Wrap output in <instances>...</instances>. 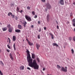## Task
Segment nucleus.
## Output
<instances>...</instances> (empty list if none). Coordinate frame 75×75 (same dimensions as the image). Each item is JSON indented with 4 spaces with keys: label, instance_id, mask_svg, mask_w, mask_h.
Wrapping results in <instances>:
<instances>
[{
    "label": "nucleus",
    "instance_id": "f257e3e1",
    "mask_svg": "<svg viewBox=\"0 0 75 75\" xmlns=\"http://www.w3.org/2000/svg\"><path fill=\"white\" fill-rule=\"evenodd\" d=\"M26 52L27 53V60L28 64V65L30 67H33L34 69H38L39 68V66L37 64V61L35 60H34L33 62V59L30 56V52L27 50Z\"/></svg>",
    "mask_w": 75,
    "mask_h": 75
},
{
    "label": "nucleus",
    "instance_id": "f03ea898",
    "mask_svg": "<svg viewBox=\"0 0 75 75\" xmlns=\"http://www.w3.org/2000/svg\"><path fill=\"white\" fill-rule=\"evenodd\" d=\"M61 71L65 72H67V67H65V69L64 67H62L61 68Z\"/></svg>",
    "mask_w": 75,
    "mask_h": 75
},
{
    "label": "nucleus",
    "instance_id": "7ed1b4c3",
    "mask_svg": "<svg viewBox=\"0 0 75 75\" xmlns=\"http://www.w3.org/2000/svg\"><path fill=\"white\" fill-rule=\"evenodd\" d=\"M25 18L26 20L28 21H31V17L29 16H28L27 15H25Z\"/></svg>",
    "mask_w": 75,
    "mask_h": 75
},
{
    "label": "nucleus",
    "instance_id": "20e7f679",
    "mask_svg": "<svg viewBox=\"0 0 75 75\" xmlns=\"http://www.w3.org/2000/svg\"><path fill=\"white\" fill-rule=\"evenodd\" d=\"M46 6L48 9H51V6L50 4V3H47L46 4Z\"/></svg>",
    "mask_w": 75,
    "mask_h": 75
},
{
    "label": "nucleus",
    "instance_id": "39448f33",
    "mask_svg": "<svg viewBox=\"0 0 75 75\" xmlns=\"http://www.w3.org/2000/svg\"><path fill=\"white\" fill-rule=\"evenodd\" d=\"M59 3V4L61 5H64V0H60Z\"/></svg>",
    "mask_w": 75,
    "mask_h": 75
},
{
    "label": "nucleus",
    "instance_id": "423d86ee",
    "mask_svg": "<svg viewBox=\"0 0 75 75\" xmlns=\"http://www.w3.org/2000/svg\"><path fill=\"white\" fill-rule=\"evenodd\" d=\"M40 45L38 44V43H37L36 45V47L37 48V49L38 50H39V48H40Z\"/></svg>",
    "mask_w": 75,
    "mask_h": 75
},
{
    "label": "nucleus",
    "instance_id": "0eeeda50",
    "mask_svg": "<svg viewBox=\"0 0 75 75\" xmlns=\"http://www.w3.org/2000/svg\"><path fill=\"white\" fill-rule=\"evenodd\" d=\"M49 18H50V15H48L47 17V22H49V21H50Z\"/></svg>",
    "mask_w": 75,
    "mask_h": 75
},
{
    "label": "nucleus",
    "instance_id": "6e6552de",
    "mask_svg": "<svg viewBox=\"0 0 75 75\" xmlns=\"http://www.w3.org/2000/svg\"><path fill=\"white\" fill-rule=\"evenodd\" d=\"M27 23L26 22V21H25L24 23H23V26L25 28V27H26V25H27Z\"/></svg>",
    "mask_w": 75,
    "mask_h": 75
},
{
    "label": "nucleus",
    "instance_id": "1a4fd4ad",
    "mask_svg": "<svg viewBox=\"0 0 75 75\" xmlns=\"http://www.w3.org/2000/svg\"><path fill=\"white\" fill-rule=\"evenodd\" d=\"M13 41H15L16 40V37L15 36H13Z\"/></svg>",
    "mask_w": 75,
    "mask_h": 75
},
{
    "label": "nucleus",
    "instance_id": "9d476101",
    "mask_svg": "<svg viewBox=\"0 0 75 75\" xmlns=\"http://www.w3.org/2000/svg\"><path fill=\"white\" fill-rule=\"evenodd\" d=\"M52 45L53 46H56L57 47H58V45H57V43H53L52 44Z\"/></svg>",
    "mask_w": 75,
    "mask_h": 75
},
{
    "label": "nucleus",
    "instance_id": "9b49d317",
    "mask_svg": "<svg viewBox=\"0 0 75 75\" xmlns=\"http://www.w3.org/2000/svg\"><path fill=\"white\" fill-rule=\"evenodd\" d=\"M7 30V28L6 27H5L2 28V30L3 31H6Z\"/></svg>",
    "mask_w": 75,
    "mask_h": 75
},
{
    "label": "nucleus",
    "instance_id": "f8f14e48",
    "mask_svg": "<svg viewBox=\"0 0 75 75\" xmlns=\"http://www.w3.org/2000/svg\"><path fill=\"white\" fill-rule=\"evenodd\" d=\"M8 31L9 33H11V32H12V28H9Z\"/></svg>",
    "mask_w": 75,
    "mask_h": 75
},
{
    "label": "nucleus",
    "instance_id": "ddd939ff",
    "mask_svg": "<svg viewBox=\"0 0 75 75\" xmlns=\"http://www.w3.org/2000/svg\"><path fill=\"white\" fill-rule=\"evenodd\" d=\"M20 31H21V30H20L17 29L15 30V32H16V33H20Z\"/></svg>",
    "mask_w": 75,
    "mask_h": 75
},
{
    "label": "nucleus",
    "instance_id": "4468645a",
    "mask_svg": "<svg viewBox=\"0 0 75 75\" xmlns=\"http://www.w3.org/2000/svg\"><path fill=\"white\" fill-rule=\"evenodd\" d=\"M18 27L19 29H22V28L21 27V25H18Z\"/></svg>",
    "mask_w": 75,
    "mask_h": 75
},
{
    "label": "nucleus",
    "instance_id": "2eb2a0df",
    "mask_svg": "<svg viewBox=\"0 0 75 75\" xmlns=\"http://www.w3.org/2000/svg\"><path fill=\"white\" fill-rule=\"evenodd\" d=\"M24 66H21L20 67V70H23V69H24Z\"/></svg>",
    "mask_w": 75,
    "mask_h": 75
},
{
    "label": "nucleus",
    "instance_id": "dca6fc26",
    "mask_svg": "<svg viewBox=\"0 0 75 75\" xmlns=\"http://www.w3.org/2000/svg\"><path fill=\"white\" fill-rule=\"evenodd\" d=\"M50 35L51 36L52 39V40H53L54 38V35H53L51 33H50Z\"/></svg>",
    "mask_w": 75,
    "mask_h": 75
},
{
    "label": "nucleus",
    "instance_id": "f3484780",
    "mask_svg": "<svg viewBox=\"0 0 75 75\" xmlns=\"http://www.w3.org/2000/svg\"><path fill=\"white\" fill-rule=\"evenodd\" d=\"M9 56L10 57V58L12 60H13V57H12V56L11 55V53H10L9 54Z\"/></svg>",
    "mask_w": 75,
    "mask_h": 75
},
{
    "label": "nucleus",
    "instance_id": "a211bd4d",
    "mask_svg": "<svg viewBox=\"0 0 75 75\" xmlns=\"http://www.w3.org/2000/svg\"><path fill=\"white\" fill-rule=\"evenodd\" d=\"M28 44H29V45H33V43L32 42H31L30 41L28 42Z\"/></svg>",
    "mask_w": 75,
    "mask_h": 75
},
{
    "label": "nucleus",
    "instance_id": "6ab92c4d",
    "mask_svg": "<svg viewBox=\"0 0 75 75\" xmlns=\"http://www.w3.org/2000/svg\"><path fill=\"white\" fill-rule=\"evenodd\" d=\"M13 47L14 50L15 51H16V44H15V43H14Z\"/></svg>",
    "mask_w": 75,
    "mask_h": 75
},
{
    "label": "nucleus",
    "instance_id": "aec40b11",
    "mask_svg": "<svg viewBox=\"0 0 75 75\" xmlns=\"http://www.w3.org/2000/svg\"><path fill=\"white\" fill-rule=\"evenodd\" d=\"M32 58H33V59H34V58H35V55H34V54H32Z\"/></svg>",
    "mask_w": 75,
    "mask_h": 75
},
{
    "label": "nucleus",
    "instance_id": "412c9836",
    "mask_svg": "<svg viewBox=\"0 0 75 75\" xmlns=\"http://www.w3.org/2000/svg\"><path fill=\"white\" fill-rule=\"evenodd\" d=\"M69 41H72V37H69Z\"/></svg>",
    "mask_w": 75,
    "mask_h": 75
},
{
    "label": "nucleus",
    "instance_id": "4be33fe9",
    "mask_svg": "<svg viewBox=\"0 0 75 75\" xmlns=\"http://www.w3.org/2000/svg\"><path fill=\"white\" fill-rule=\"evenodd\" d=\"M0 64L1 65H3V66L4 65V64H3V62L1 61H0Z\"/></svg>",
    "mask_w": 75,
    "mask_h": 75
},
{
    "label": "nucleus",
    "instance_id": "5701e85b",
    "mask_svg": "<svg viewBox=\"0 0 75 75\" xmlns=\"http://www.w3.org/2000/svg\"><path fill=\"white\" fill-rule=\"evenodd\" d=\"M57 67L58 69H61V66H60L59 65H57Z\"/></svg>",
    "mask_w": 75,
    "mask_h": 75
},
{
    "label": "nucleus",
    "instance_id": "b1692460",
    "mask_svg": "<svg viewBox=\"0 0 75 75\" xmlns=\"http://www.w3.org/2000/svg\"><path fill=\"white\" fill-rule=\"evenodd\" d=\"M12 13L11 12H9L8 13V16H10V15H11L12 14Z\"/></svg>",
    "mask_w": 75,
    "mask_h": 75
},
{
    "label": "nucleus",
    "instance_id": "393cba45",
    "mask_svg": "<svg viewBox=\"0 0 75 75\" xmlns=\"http://www.w3.org/2000/svg\"><path fill=\"white\" fill-rule=\"evenodd\" d=\"M16 11L18 12H20V9H19L18 7H17V8H16Z\"/></svg>",
    "mask_w": 75,
    "mask_h": 75
},
{
    "label": "nucleus",
    "instance_id": "a878e982",
    "mask_svg": "<svg viewBox=\"0 0 75 75\" xmlns=\"http://www.w3.org/2000/svg\"><path fill=\"white\" fill-rule=\"evenodd\" d=\"M71 51L72 54H74V50H73V49H71Z\"/></svg>",
    "mask_w": 75,
    "mask_h": 75
},
{
    "label": "nucleus",
    "instance_id": "bb28decb",
    "mask_svg": "<svg viewBox=\"0 0 75 75\" xmlns=\"http://www.w3.org/2000/svg\"><path fill=\"white\" fill-rule=\"evenodd\" d=\"M12 18H14V15H13V13L11 15Z\"/></svg>",
    "mask_w": 75,
    "mask_h": 75
},
{
    "label": "nucleus",
    "instance_id": "cd10ccee",
    "mask_svg": "<svg viewBox=\"0 0 75 75\" xmlns=\"http://www.w3.org/2000/svg\"><path fill=\"white\" fill-rule=\"evenodd\" d=\"M73 40L74 42H75V36H74L73 38Z\"/></svg>",
    "mask_w": 75,
    "mask_h": 75
},
{
    "label": "nucleus",
    "instance_id": "c85d7f7f",
    "mask_svg": "<svg viewBox=\"0 0 75 75\" xmlns=\"http://www.w3.org/2000/svg\"><path fill=\"white\" fill-rule=\"evenodd\" d=\"M32 13L33 15V16H34V15H35V12H34V11H33L32 12Z\"/></svg>",
    "mask_w": 75,
    "mask_h": 75
},
{
    "label": "nucleus",
    "instance_id": "c756f323",
    "mask_svg": "<svg viewBox=\"0 0 75 75\" xmlns=\"http://www.w3.org/2000/svg\"><path fill=\"white\" fill-rule=\"evenodd\" d=\"M7 27L8 28H11V25H8Z\"/></svg>",
    "mask_w": 75,
    "mask_h": 75
},
{
    "label": "nucleus",
    "instance_id": "7c9ffc66",
    "mask_svg": "<svg viewBox=\"0 0 75 75\" xmlns=\"http://www.w3.org/2000/svg\"><path fill=\"white\" fill-rule=\"evenodd\" d=\"M7 47H8V48H9V49H11V47H10V46H9V45H7Z\"/></svg>",
    "mask_w": 75,
    "mask_h": 75
},
{
    "label": "nucleus",
    "instance_id": "2f4dec72",
    "mask_svg": "<svg viewBox=\"0 0 75 75\" xmlns=\"http://www.w3.org/2000/svg\"><path fill=\"white\" fill-rule=\"evenodd\" d=\"M72 22H73V23H75V18H74L72 21Z\"/></svg>",
    "mask_w": 75,
    "mask_h": 75
},
{
    "label": "nucleus",
    "instance_id": "473e14b6",
    "mask_svg": "<svg viewBox=\"0 0 75 75\" xmlns=\"http://www.w3.org/2000/svg\"><path fill=\"white\" fill-rule=\"evenodd\" d=\"M73 14H72V13H70V17H72Z\"/></svg>",
    "mask_w": 75,
    "mask_h": 75
},
{
    "label": "nucleus",
    "instance_id": "72a5a7b5",
    "mask_svg": "<svg viewBox=\"0 0 75 75\" xmlns=\"http://www.w3.org/2000/svg\"><path fill=\"white\" fill-rule=\"evenodd\" d=\"M27 9H28V10H30V7L29 6H28L27 7Z\"/></svg>",
    "mask_w": 75,
    "mask_h": 75
},
{
    "label": "nucleus",
    "instance_id": "f704fd0d",
    "mask_svg": "<svg viewBox=\"0 0 75 75\" xmlns=\"http://www.w3.org/2000/svg\"><path fill=\"white\" fill-rule=\"evenodd\" d=\"M0 75H3V73L1 72V71L0 70Z\"/></svg>",
    "mask_w": 75,
    "mask_h": 75
},
{
    "label": "nucleus",
    "instance_id": "c9c22d12",
    "mask_svg": "<svg viewBox=\"0 0 75 75\" xmlns=\"http://www.w3.org/2000/svg\"><path fill=\"white\" fill-rule=\"evenodd\" d=\"M38 39H40V35H38Z\"/></svg>",
    "mask_w": 75,
    "mask_h": 75
},
{
    "label": "nucleus",
    "instance_id": "e433bc0d",
    "mask_svg": "<svg viewBox=\"0 0 75 75\" xmlns=\"http://www.w3.org/2000/svg\"><path fill=\"white\" fill-rule=\"evenodd\" d=\"M41 1L42 2H43V3H45V0H41Z\"/></svg>",
    "mask_w": 75,
    "mask_h": 75
},
{
    "label": "nucleus",
    "instance_id": "4c0bfd02",
    "mask_svg": "<svg viewBox=\"0 0 75 75\" xmlns=\"http://www.w3.org/2000/svg\"><path fill=\"white\" fill-rule=\"evenodd\" d=\"M39 32H41V28H39Z\"/></svg>",
    "mask_w": 75,
    "mask_h": 75
},
{
    "label": "nucleus",
    "instance_id": "58836bf2",
    "mask_svg": "<svg viewBox=\"0 0 75 75\" xmlns=\"http://www.w3.org/2000/svg\"><path fill=\"white\" fill-rule=\"evenodd\" d=\"M34 18H37V15H35V16L34 17Z\"/></svg>",
    "mask_w": 75,
    "mask_h": 75
},
{
    "label": "nucleus",
    "instance_id": "ea45409f",
    "mask_svg": "<svg viewBox=\"0 0 75 75\" xmlns=\"http://www.w3.org/2000/svg\"><path fill=\"white\" fill-rule=\"evenodd\" d=\"M73 24V25L74 26V27H75V23H72Z\"/></svg>",
    "mask_w": 75,
    "mask_h": 75
},
{
    "label": "nucleus",
    "instance_id": "a19ab883",
    "mask_svg": "<svg viewBox=\"0 0 75 75\" xmlns=\"http://www.w3.org/2000/svg\"><path fill=\"white\" fill-rule=\"evenodd\" d=\"M27 69L28 70H31V69L28 67H27Z\"/></svg>",
    "mask_w": 75,
    "mask_h": 75
},
{
    "label": "nucleus",
    "instance_id": "79ce46f5",
    "mask_svg": "<svg viewBox=\"0 0 75 75\" xmlns=\"http://www.w3.org/2000/svg\"><path fill=\"white\" fill-rule=\"evenodd\" d=\"M13 6H14V4H12V3L11 4V7Z\"/></svg>",
    "mask_w": 75,
    "mask_h": 75
},
{
    "label": "nucleus",
    "instance_id": "37998d69",
    "mask_svg": "<svg viewBox=\"0 0 75 75\" xmlns=\"http://www.w3.org/2000/svg\"><path fill=\"white\" fill-rule=\"evenodd\" d=\"M37 59L38 61V62H40V60L39 59V58H37Z\"/></svg>",
    "mask_w": 75,
    "mask_h": 75
},
{
    "label": "nucleus",
    "instance_id": "c03bdc74",
    "mask_svg": "<svg viewBox=\"0 0 75 75\" xmlns=\"http://www.w3.org/2000/svg\"><path fill=\"white\" fill-rule=\"evenodd\" d=\"M19 12L20 13H21L23 12V10H21L20 11H19Z\"/></svg>",
    "mask_w": 75,
    "mask_h": 75
},
{
    "label": "nucleus",
    "instance_id": "a18cd8bd",
    "mask_svg": "<svg viewBox=\"0 0 75 75\" xmlns=\"http://www.w3.org/2000/svg\"><path fill=\"white\" fill-rule=\"evenodd\" d=\"M57 29H59V26H58V25H57Z\"/></svg>",
    "mask_w": 75,
    "mask_h": 75
},
{
    "label": "nucleus",
    "instance_id": "49530a36",
    "mask_svg": "<svg viewBox=\"0 0 75 75\" xmlns=\"http://www.w3.org/2000/svg\"><path fill=\"white\" fill-rule=\"evenodd\" d=\"M44 29L45 30H47V28L46 27H44Z\"/></svg>",
    "mask_w": 75,
    "mask_h": 75
},
{
    "label": "nucleus",
    "instance_id": "de8ad7c7",
    "mask_svg": "<svg viewBox=\"0 0 75 75\" xmlns=\"http://www.w3.org/2000/svg\"><path fill=\"white\" fill-rule=\"evenodd\" d=\"M6 51H7V52H10V50H7Z\"/></svg>",
    "mask_w": 75,
    "mask_h": 75
},
{
    "label": "nucleus",
    "instance_id": "09e8293b",
    "mask_svg": "<svg viewBox=\"0 0 75 75\" xmlns=\"http://www.w3.org/2000/svg\"><path fill=\"white\" fill-rule=\"evenodd\" d=\"M18 18H17V16H16V17H15L16 20H17Z\"/></svg>",
    "mask_w": 75,
    "mask_h": 75
},
{
    "label": "nucleus",
    "instance_id": "8fccbe9b",
    "mask_svg": "<svg viewBox=\"0 0 75 75\" xmlns=\"http://www.w3.org/2000/svg\"><path fill=\"white\" fill-rule=\"evenodd\" d=\"M31 28H34V26L33 25H32L31 26Z\"/></svg>",
    "mask_w": 75,
    "mask_h": 75
},
{
    "label": "nucleus",
    "instance_id": "3c124183",
    "mask_svg": "<svg viewBox=\"0 0 75 75\" xmlns=\"http://www.w3.org/2000/svg\"><path fill=\"white\" fill-rule=\"evenodd\" d=\"M8 39L9 40V43H10V38H8Z\"/></svg>",
    "mask_w": 75,
    "mask_h": 75
},
{
    "label": "nucleus",
    "instance_id": "603ef678",
    "mask_svg": "<svg viewBox=\"0 0 75 75\" xmlns=\"http://www.w3.org/2000/svg\"><path fill=\"white\" fill-rule=\"evenodd\" d=\"M45 68H43V71H45Z\"/></svg>",
    "mask_w": 75,
    "mask_h": 75
},
{
    "label": "nucleus",
    "instance_id": "864d4df0",
    "mask_svg": "<svg viewBox=\"0 0 75 75\" xmlns=\"http://www.w3.org/2000/svg\"><path fill=\"white\" fill-rule=\"evenodd\" d=\"M26 41H28H28H28V40L27 38L26 39Z\"/></svg>",
    "mask_w": 75,
    "mask_h": 75
},
{
    "label": "nucleus",
    "instance_id": "5fc2aeb1",
    "mask_svg": "<svg viewBox=\"0 0 75 75\" xmlns=\"http://www.w3.org/2000/svg\"><path fill=\"white\" fill-rule=\"evenodd\" d=\"M73 4H74V5H75V2L73 3Z\"/></svg>",
    "mask_w": 75,
    "mask_h": 75
},
{
    "label": "nucleus",
    "instance_id": "6e6d98bb",
    "mask_svg": "<svg viewBox=\"0 0 75 75\" xmlns=\"http://www.w3.org/2000/svg\"><path fill=\"white\" fill-rule=\"evenodd\" d=\"M38 24H40V21H38Z\"/></svg>",
    "mask_w": 75,
    "mask_h": 75
},
{
    "label": "nucleus",
    "instance_id": "4d7b16f0",
    "mask_svg": "<svg viewBox=\"0 0 75 75\" xmlns=\"http://www.w3.org/2000/svg\"><path fill=\"white\" fill-rule=\"evenodd\" d=\"M74 31L75 32V28L74 29Z\"/></svg>",
    "mask_w": 75,
    "mask_h": 75
},
{
    "label": "nucleus",
    "instance_id": "13d9d810",
    "mask_svg": "<svg viewBox=\"0 0 75 75\" xmlns=\"http://www.w3.org/2000/svg\"><path fill=\"white\" fill-rule=\"evenodd\" d=\"M47 75H52V74H50L49 75V74H48Z\"/></svg>",
    "mask_w": 75,
    "mask_h": 75
},
{
    "label": "nucleus",
    "instance_id": "bf43d9fd",
    "mask_svg": "<svg viewBox=\"0 0 75 75\" xmlns=\"http://www.w3.org/2000/svg\"><path fill=\"white\" fill-rule=\"evenodd\" d=\"M17 54H18V52H17Z\"/></svg>",
    "mask_w": 75,
    "mask_h": 75
},
{
    "label": "nucleus",
    "instance_id": "052dcab7",
    "mask_svg": "<svg viewBox=\"0 0 75 75\" xmlns=\"http://www.w3.org/2000/svg\"><path fill=\"white\" fill-rule=\"evenodd\" d=\"M1 50H0V52H1Z\"/></svg>",
    "mask_w": 75,
    "mask_h": 75
},
{
    "label": "nucleus",
    "instance_id": "680f3d73",
    "mask_svg": "<svg viewBox=\"0 0 75 75\" xmlns=\"http://www.w3.org/2000/svg\"><path fill=\"white\" fill-rule=\"evenodd\" d=\"M57 24H58V22H57Z\"/></svg>",
    "mask_w": 75,
    "mask_h": 75
},
{
    "label": "nucleus",
    "instance_id": "e2e57ef3",
    "mask_svg": "<svg viewBox=\"0 0 75 75\" xmlns=\"http://www.w3.org/2000/svg\"><path fill=\"white\" fill-rule=\"evenodd\" d=\"M19 55L20 56V54H19Z\"/></svg>",
    "mask_w": 75,
    "mask_h": 75
}]
</instances>
